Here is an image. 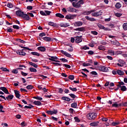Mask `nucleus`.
<instances>
[{
	"label": "nucleus",
	"instance_id": "obj_57",
	"mask_svg": "<svg viewBox=\"0 0 127 127\" xmlns=\"http://www.w3.org/2000/svg\"><path fill=\"white\" fill-rule=\"evenodd\" d=\"M27 124L26 123H25V121L22 122L21 123V126H22V127H25V126H27Z\"/></svg>",
	"mask_w": 127,
	"mask_h": 127
},
{
	"label": "nucleus",
	"instance_id": "obj_25",
	"mask_svg": "<svg viewBox=\"0 0 127 127\" xmlns=\"http://www.w3.org/2000/svg\"><path fill=\"white\" fill-rule=\"evenodd\" d=\"M57 17H60V18H64V15L60 13H57L56 14Z\"/></svg>",
	"mask_w": 127,
	"mask_h": 127
},
{
	"label": "nucleus",
	"instance_id": "obj_24",
	"mask_svg": "<svg viewBox=\"0 0 127 127\" xmlns=\"http://www.w3.org/2000/svg\"><path fill=\"white\" fill-rule=\"evenodd\" d=\"M74 25H76L77 26H82L83 25V22L81 21H77L74 23Z\"/></svg>",
	"mask_w": 127,
	"mask_h": 127
},
{
	"label": "nucleus",
	"instance_id": "obj_34",
	"mask_svg": "<svg viewBox=\"0 0 127 127\" xmlns=\"http://www.w3.org/2000/svg\"><path fill=\"white\" fill-rule=\"evenodd\" d=\"M31 54H32V55H34L35 56H40V54L36 52H32L31 53Z\"/></svg>",
	"mask_w": 127,
	"mask_h": 127
},
{
	"label": "nucleus",
	"instance_id": "obj_9",
	"mask_svg": "<svg viewBox=\"0 0 127 127\" xmlns=\"http://www.w3.org/2000/svg\"><path fill=\"white\" fill-rule=\"evenodd\" d=\"M22 18H23L25 20H29V19H30V17L28 15V14L25 13H24V14L22 16Z\"/></svg>",
	"mask_w": 127,
	"mask_h": 127
},
{
	"label": "nucleus",
	"instance_id": "obj_4",
	"mask_svg": "<svg viewBox=\"0 0 127 127\" xmlns=\"http://www.w3.org/2000/svg\"><path fill=\"white\" fill-rule=\"evenodd\" d=\"M48 57H50V58H49V60L50 61H53L54 62H58V63H60V61H58V57L50 56H48Z\"/></svg>",
	"mask_w": 127,
	"mask_h": 127
},
{
	"label": "nucleus",
	"instance_id": "obj_41",
	"mask_svg": "<svg viewBox=\"0 0 127 127\" xmlns=\"http://www.w3.org/2000/svg\"><path fill=\"white\" fill-rule=\"evenodd\" d=\"M0 69H1V70L4 72H9V70L7 69V68L5 67H1Z\"/></svg>",
	"mask_w": 127,
	"mask_h": 127
},
{
	"label": "nucleus",
	"instance_id": "obj_28",
	"mask_svg": "<svg viewBox=\"0 0 127 127\" xmlns=\"http://www.w3.org/2000/svg\"><path fill=\"white\" fill-rule=\"evenodd\" d=\"M16 41H17V42H20V43H23V44H25V43H26V42L21 40V39H17L16 40Z\"/></svg>",
	"mask_w": 127,
	"mask_h": 127
},
{
	"label": "nucleus",
	"instance_id": "obj_7",
	"mask_svg": "<svg viewBox=\"0 0 127 127\" xmlns=\"http://www.w3.org/2000/svg\"><path fill=\"white\" fill-rule=\"evenodd\" d=\"M0 90L1 91H2L5 94H9V92H8V90L7 88H6L5 87H0Z\"/></svg>",
	"mask_w": 127,
	"mask_h": 127
},
{
	"label": "nucleus",
	"instance_id": "obj_33",
	"mask_svg": "<svg viewBox=\"0 0 127 127\" xmlns=\"http://www.w3.org/2000/svg\"><path fill=\"white\" fill-rule=\"evenodd\" d=\"M115 7L118 9L121 8L122 7V4L120 2H117L115 5Z\"/></svg>",
	"mask_w": 127,
	"mask_h": 127
},
{
	"label": "nucleus",
	"instance_id": "obj_47",
	"mask_svg": "<svg viewBox=\"0 0 127 127\" xmlns=\"http://www.w3.org/2000/svg\"><path fill=\"white\" fill-rule=\"evenodd\" d=\"M21 74L22 76H23V77H26V76H27V75H28V73L24 72L23 71H21Z\"/></svg>",
	"mask_w": 127,
	"mask_h": 127
},
{
	"label": "nucleus",
	"instance_id": "obj_62",
	"mask_svg": "<svg viewBox=\"0 0 127 127\" xmlns=\"http://www.w3.org/2000/svg\"><path fill=\"white\" fill-rule=\"evenodd\" d=\"M99 50H105V48L103 46H100L98 47Z\"/></svg>",
	"mask_w": 127,
	"mask_h": 127
},
{
	"label": "nucleus",
	"instance_id": "obj_23",
	"mask_svg": "<svg viewBox=\"0 0 127 127\" xmlns=\"http://www.w3.org/2000/svg\"><path fill=\"white\" fill-rule=\"evenodd\" d=\"M13 95H8L7 97H6V100H7V101H11L13 99Z\"/></svg>",
	"mask_w": 127,
	"mask_h": 127
},
{
	"label": "nucleus",
	"instance_id": "obj_53",
	"mask_svg": "<svg viewBox=\"0 0 127 127\" xmlns=\"http://www.w3.org/2000/svg\"><path fill=\"white\" fill-rule=\"evenodd\" d=\"M12 27H13V28H14V29H17V30L19 29V26H18L16 25H13L12 26Z\"/></svg>",
	"mask_w": 127,
	"mask_h": 127
},
{
	"label": "nucleus",
	"instance_id": "obj_35",
	"mask_svg": "<svg viewBox=\"0 0 127 127\" xmlns=\"http://www.w3.org/2000/svg\"><path fill=\"white\" fill-rule=\"evenodd\" d=\"M48 24L50 26H53V27H56V23H54L53 22H49Z\"/></svg>",
	"mask_w": 127,
	"mask_h": 127
},
{
	"label": "nucleus",
	"instance_id": "obj_30",
	"mask_svg": "<svg viewBox=\"0 0 127 127\" xmlns=\"http://www.w3.org/2000/svg\"><path fill=\"white\" fill-rule=\"evenodd\" d=\"M73 15H66V16L65 17V18H66V19H73Z\"/></svg>",
	"mask_w": 127,
	"mask_h": 127
},
{
	"label": "nucleus",
	"instance_id": "obj_8",
	"mask_svg": "<svg viewBox=\"0 0 127 127\" xmlns=\"http://www.w3.org/2000/svg\"><path fill=\"white\" fill-rule=\"evenodd\" d=\"M61 53H62V54H64V55L66 56V57H68V58H71V55H70V54L67 53V52H65L64 50H61Z\"/></svg>",
	"mask_w": 127,
	"mask_h": 127
},
{
	"label": "nucleus",
	"instance_id": "obj_10",
	"mask_svg": "<svg viewBox=\"0 0 127 127\" xmlns=\"http://www.w3.org/2000/svg\"><path fill=\"white\" fill-rule=\"evenodd\" d=\"M98 26L99 28H100V29H103L104 30H105L106 31H107L108 30H110V29H109V28H106L103 25H102V24H98Z\"/></svg>",
	"mask_w": 127,
	"mask_h": 127
},
{
	"label": "nucleus",
	"instance_id": "obj_60",
	"mask_svg": "<svg viewBox=\"0 0 127 127\" xmlns=\"http://www.w3.org/2000/svg\"><path fill=\"white\" fill-rule=\"evenodd\" d=\"M91 34H93V35H98V32L96 31H91Z\"/></svg>",
	"mask_w": 127,
	"mask_h": 127
},
{
	"label": "nucleus",
	"instance_id": "obj_43",
	"mask_svg": "<svg viewBox=\"0 0 127 127\" xmlns=\"http://www.w3.org/2000/svg\"><path fill=\"white\" fill-rule=\"evenodd\" d=\"M69 89L71 91H72V92H77V88H76V87H74L73 88L71 87H69Z\"/></svg>",
	"mask_w": 127,
	"mask_h": 127
},
{
	"label": "nucleus",
	"instance_id": "obj_55",
	"mask_svg": "<svg viewBox=\"0 0 127 127\" xmlns=\"http://www.w3.org/2000/svg\"><path fill=\"white\" fill-rule=\"evenodd\" d=\"M52 64L56 66H61V65H62V64H59L58 63H52Z\"/></svg>",
	"mask_w": 127,
	"mask_h": 127
},
{
	"label": "nucleus",
	"instance_id": "obj_40",
	"mask_svg": "<svg viewBox=\"0 0 127 127\" xmlns=\"http://www.w3.org/2000/svg\"><path fill=\"white\" fill-rule=\"evenodd\" d=\"M68 95H69L70 97H71V98H72V99H76V98H77V96L73 93L69 94Z\"/></svg>",
	"mask_w": 127,
	"mask_h": 127
},
{
	"label": "nucleus",
	"instance_id": "obj_61",
	"mask_svg": "<svg viewBox=\"0 0 127 127\" xmlns=\"http://www.w3.org/2000/svg\"><path fill=\"white\" fill-rule=\"evenodd\" d=\"M61 61H62L63 62H67L68 60H66L65 58L60 59V60Z\"/></svg>",
	"mask_w": 127,
	"mask_h": 127
},
{
	"label": "nucleus",
	"instance_id": "obj_56",
	"mask_svg": "<svg viewBox=\"0 0 127 127\" xmlns=\"http://www.w3.org/2000/svg\"><path fill=\"white\" fill-rule=\"evenodd\" d=\"M46 113L49 114V115H54L53 111H51V110L46 111Z\"/></svg>",
	"mask_w": 127,
	"mask_h": 127
},
{
	"label": "nucleus",
	"instance_id": "obj_3",
	"mask_svg": "<svg viewBox=\"0 0 127 127\" xmlns=\"http://www.w3.org/2000/svg\"><path fill=\"white\" fill-rule=\"evenodd\" d=\"M98 69L101 72H109V68L105 65H100L98 66Z\"/></svg>",
	"mask_w": 127,
	"mask_h": 127
},
{
	"label": "nucleus",
	"instance_id": "obj_6",
	"mask_svg": "<svg viewBox=\"0 0 127 127\" xmlns=\"http://www.w3.org/2000/svg\"><path fill=\"white\" fill-rule=\"evenodd\" d=\"M16 14L18 16H20V17H22L23 14H24V12H23V11H21L18 10L16 11Z\"/></svg>",
	"mask_w": 127,
	"mask_h": 127
},
{
	"label": "nucleus",
	"instance_id": "obj_58",
	"mask_svg": "<svg viewBox=\"0 0 127 127\" xmlns=\"http://www.w3.org/2000/svg\"><path fill=\"white\" fill-rule=\"evenodd\" d=\"M40 13L41 14V15H44L45 16H46L47 15L46 13H45V12L43 11H40Z\"/></svg>",
	"mask_w": 127,
	"mask_h": 127
},
{
	"label": "nucleus",
	"instance_id": "obj_20",
	"mask_svg": "<svg viewBox=\"0 0 127 127\" xmlns=\"http://www.w3.org/2000/svg\"><path fill=\"white\" fill-rule=\"evenodd\" d=\"M43 40L49 42H51V41H52V38L51 37H45L43 38Z\"/></svg>",
	"mask_w": 127,
	"mask_h": 127
},
{
	"label": "nucleus",
	"instance_id": "obj_51",
	"mask_svg": "<svg viewBox=\"0 0 127 127\" xmlns=\"http://www.w3.org/2000/svg\"><path fill=\"white\" fill-rule=\"evenodd\" d=\"M82 66H83V67H87V66H91V64H90V63H83Z\"/></svg>",
	"mask_w": 127,
	"mask_h": 127
},
{
	"label": "nucleus",
	"instance_id": "obj_45",
	"mask_svg": "<svg viewBox=\"0 0 127 127\" xmlns=\"http://www.w3.org/2000/svg\"><path fill=\"white\" fill-rule=\"evenodd\" d=\"M7 7H9V8H12L13 7V4H12L11 3H8L7 4Z\"/></svg>",
	"mask_w": 127,
	"mask_h": 127
},
{
	"label": "nucleus",
	"instance_id": "obj_36",
	"mask_svg": "<svg viewBox=\"0 0 127 127\" xmlns=\"http://www.w3.org/2000/svg\"><path fill=\"white\" fill-rule=\"evenodd\" d=\"M112 107L113 108H119V105L118 104V102H114V103L112 104Z\"/></svg>",
	"mask_w": 127,
	"mask_h": 127
},
{
	"label": "nucleus",
	"instance_id": "obj_17",
	"mask_svg": "<svg viewBox=\"0 0 127 127\" xmlns=\"http://www.w3.org/2000/svg\"><path fill=\"white\" fill-rule=\"evenodd\" d=\"M61 99L63 101H66V102H70L71 101V98L67 97L66 96H63L62 97Z\"/></svg>",
	"mask_w": 127,
	"mask_h": 127
},
{
	"label": "nucleus",
	"instance_id": "obj_39",
	"mask_svg": "<svg viewBox=\"0 0 127 127\" xmlns=\"http://www.w3.org/2000/svg\"><path fill=\"white\" fill-rule=\"evenodd\" d=\"M18 69H14L11 71V73H12V74H17L18 73Z\"/></svg>",
	"mask_w": 127,
	"mask_h": 127
},
{
	"label": "nucleus",
	"instance_id": "obj_29",
	"mask_svg": "<svg viewBox=\"0 0 127 127\" xmlns=\"http://www.w3.org/2000/svg\"><path fill=\"white\" fill-rule=\"evenodd\" d=\"M77 102H74L71 104V108H73V109H77Z\"/></svg>",
	"mask_w": 127,
	"mask_h": 127
},
{
	"label": "nucleus",
	"instance_id": "obj_11",
	"mask_svg": "<svg viewBox=\"0 0 127 127\" xmlns=\"http://www.w3.org/2000/svg\"><path fill=\"white\" fill-rule=\"evenodd\" d=\"M99 124H100V122L96 121L95 122H92L89 124L90 127H97V126H99Z\"/></svg>",
	"mask_w": 127,
	"mask_h": 127
},
{
	"label": "nucleus",
	"instance_id": "obj_63",
	"mask_svg": "<svg viewBox=\"0 0 127 127\" xmlns=\"http://www.w3.org/2000/svg\"><path fill=\"white\" fill-rule=\"evenodd\" d=\"M45 12L46 13L47 15H50V13H51V11L48 10H45Z\"/></svg>",
	"mask_w": 127,
	"mask_h": 127
},
{
	"label": "nucleus",
	"instance_id": "obj_44",
	"mask_svg": "<svg viewBox=\"0 0 127 127\" xmlns=\"http://www.w3.org/2000/svg\"><path fill=\"white\" fill-rule=\"evenodd\" d=\"M82 13L84 15H89V14H91V12H90V11H85L83 12Z\"/></svg>",
	"mask_w": 127,
	"mask_h": 127
},
{
	"label": "nucleus",
	"instance_id": "obj_21",
	"mask_svg": "<svg viewBox=\"0 0 127 127\" xmlns=\"http://www.w3.org/2000/svg\"><path fill=\"white\" fill-rule=\"evenodd\" d=\"M33 104L35 106H42V103L39 101H35L33 102Z\"/></svg>",
	"mask_w": 127,
	"mask_h": 127
},
{
	"label": "nucleus",
	"instance_id": "obj_5",
	"mask_svg": "<svg viewBox=\"0 0 127 127\" xmlns=\"http://www.w3.org/2000/svg\"><path fill=\"white\" fill-rule=\"evenodd\" d=\"M24 49L19 50L16 51V53L18 55H20L21 56H25V55H26V53H25V52H24Z\"/></svg>",
	"mask_w": 127,
	"mask_h": 127
},
{
	"label": "nucleus",
	"instance_id": "obj_18",
	"mask_svg": "<svg viewBox=\"0 0 127 127\" xmlns=\"http://www.w3.org/2000/svg\"><path fill=\"white\" fill-rule=\"evenodd\" d=\"M85 18H86V19H87V20L88 21H96V19L94 18H91L88 16H86Z\"/></svg>",
	"mask_w": 127,
	"mask_h": 127
},
{
	"label": "nucleus",
	"instance_id": "obj_52",
	"mask_svg": "<svg viewBox=\"0 0 127 127\" xmlns=\"http://www.w3.org/2000/svg\"><path fill=\"white\" fill-rule=\"evenodd\" d=\"M115 15L117 17H121V16H122V15H123V14L121 13H115Z\"/></svg>",
	"mask_w": 127,
	"mask_h": 127
},
{
	"label": "nucleus",
	"instance_id": "obj_48",
	"mask_svg": "<svg viewBox=\"0 0 127 127\" xmlns=\"http://www.w3.org/2000/svg\"><path fill=\"white\" fill-rule=\"evenodd\" d=\"M74 119L76 123H80V122H81L80 119H79V118L77 117H74Z\"/></svg>",
	"mask_w": 127,
	"mask_h": 127
},
{
	"label": "nucleus",
	"instance_id": "obj_26",
	"mask_svg": "<svg viewBox=\"0 0 127 127\" xmlns=\"http://www.w3.org/2000/svg\"><path fill=\"white\" fill-rule=\"evenodd\" d=\"M29 65H31V66H33L34 67V68H37L38 67V65L36 64H34L31 62H29Z\"/></svg>",
	"mask_w": 127,
	"mask_h": 127
},
{
	"label": "nucleus",
	"instance_id": "obj_15",
	"mask_svg": "<svg viewBox=\"0 0 127 127\" xmlns=\"http://www.w3.org/2000/svg\"><path fill=\"white\" fill-rule=\"evenodd\" d=\"M74 30H75V31H85V30H86V29L85 28V27H79V28H77L76 29H74Z\"/></svg>",
	"mask_w": 127,
	"mask_h": 127
},
{
	"label": "nucleus",
	"instance_id": "obj_38",
	"mask_svg": "<svg viewBox=\"0 0 127 127\" xmlns=\"http://www.w3.org/2000/svg\"><path fill=\"white\" fill-rule=\"evenodd\" d=\"M29 70L30 72H34V73H36V72H37V70L33 67H30Z\"/></svg>",
	"mask_w": 127,
	"mask_h": 127
},
{
	"label": "nucleus",
	"instance_id": "obj_49",
	"mask_svg": "<svg viewBox=\"0 0 127 127\" xmlns=\"http://www.w3.org/2000/svg\"><path fill=\"white\" fill-rule=\"evenodd\" d=\"M123 29L125 30H127V23L123 24Z\"/></svg>",
	"mask_w": 127,
	"mask_h": 127
},
{
	"label": "nucleus",
	"instance_id": "obj_2",
	"mask_svg": "<svg viewBox=\"0 0 127 127\" xmlns=\"http://www.w3.org/2000/svg\"><path fill=\"white\" fill-rule=\"evenodd\" d=\"M87 118L88 120L91 121L94 120L97 118V113H88L87 115Z\"/></svg>",
	"mask_w": 127,
	"mask_h": 127
},
{
	"label": "nucleus",
	"instance_id": "obj_16",
	"mask_svg": "<svg viewBox=\"0 0 127 127\" xmlns=\"http://www.w3.org/2000/svg\"><path fill=\"white\" fill-rule=\"evenodd\" d=\"M67 11H70V12H76L77 11V9H75L74 8H72L71 7H69L67 8Z\"/></svg>",
	"mask_w": 127,
	"mask_h": 127
},
{
	"label": "nucleus",
	"instance_id": "obj_27",
	"mask_svg": "<svg viewBox=\"0 0 127 127\" xmlns=\"http://www.w3.org/2000/svg\"><path fill=\"white\" fill-rule=\"evenodd\" d=\"M118 62L122 64V65H127V63L123 60L119 59Z\"/></svg>",
	"mask_w": 127,
	"mask_h": 127
},
{
	"label": "nucleus",
	"instance_id": "obj_42",
	"mask_svg": "<svg viewBox=\"0 0 127 127\" xmlns=\"http://www.w3.org/2000/svg\"><path fill=\"white\" fill-rule=\"evenodd\" d=\"M121 90L123 92H125V91H127V87H126L125 85H123L122 87H121Z\"/></svg>",
	"mask_w": 127,
	"mask_h": 127
},
{
	"label": "nucleus",
	"instance_id": "obj_46",
	"mask_svg": "<svg viewBox=\"0 0 127 127\" xmlns=\"http://www.w3.org/2000/svg\"><path fill=\"white\" fill-rule=\"evenodd\" d=\"M91 15L92 16H95L96 17H98V16H99V14H98V13L97 12L91 13Z\"/></svg>",
	"mask_w": 127,
	"mask_h": 127
},
{
	"label": "nucleus",
	"instance_id": "obj_22",
	"mask_svg": "<svg viewBox=\"0 0 127 127\" xmlns=\"http://www.w3.org/2000/svg\"><path fill=\"white\" fill-rule=\"evenodd\" d=\"M117 73L120 76H124V75H125V72H124L123 71L120 69L117 70Z\"/></svg>",
	"mask_w": 127,
	"mask_h": 127
},
{
	"label": "nucleus",
	"instance_id": "obj_31",
	"mask_svg": "<svg viewBox=\"0 0 127 127\" xmlns=\"http://www.w3.org/2000/svg\"><path fill=\"white\" fill-rule=\"evenodd\" d=\"M108 53L111 55V56H114L115 55V51L112 50H109L108 51Z\"/></svg>",
	"mask_w": 127,
	"mask_h": 127
},
{
	"label": "nucleus",
	"instance_id": "obj_1",
	"mask_svg": "<svg viewBox=\"0 0 127 127\" xmlns=\"http://www.w3.org/2000/svg\"><path fill=\"white\" fill-rule=\"evenodd\" d=\"M81 4H84V0H80L77 2H73L72 6L75 8H79L81 7Z\"/></svg>",
	"mask_w": 127,
	"mask_h": 127
},
{
	"label": "nucleus",
	"instance_id": "obj_19",
	"mask_svg": "<svg viewBox=\"0 0 127 127\" xmlns=\"http://www.w3.org/2000/svg\"><path fill=\"white\" fill-rule=\"evenodd\" d=\"M14 94H15V96L16 97V98H17V99H19L20 97V94H19V91H17V90H14Z\"/></svg>",
	"mask_w": 127,
	"mask_h": 127
},
{
	"label": "nucleus",
	"instance_id": "obj_14",
	"mask_svg": "<svg viewBox=\"0 0 127 127\" xmlns=\"http://www.w3.org/2000/svg\"><path fill=\"white\" fill-rule=\"evenodd\" d=\"M60 26H61V27H68V26H70V24L68 23H61Z\"/></svg>",
	"mask_w": 127,
	"mask_h": 127
},
{
	"label": "nucleus",
	"instance_id": "obj_50",
	"mask_svg": "<svg viewBox=\"0 0 127 127\" xmlns=\"http://www.w3.org/2000/svg\"><path fill=\"white\" fill-rule=\"evenodd\" d=\"M74 76L73 75H70L68 76V79H69V80H71V81H73V80H74Z\"/></svg>",
	"mask_w": 127,
	"mask_h": 127
},
{
	"label": "nucleus",
	"instance_id": "obj_54",
	"mask_svg": "<svg viewBox=\"0 0 127 127\" xmlns=\"http://www.w3.org/2000/svg\"><path fill=\"white\" fill-rule=\"evenodd\" d=\"M39 36H40V37H43V36H46V34L45 33L43 32L40 33Z\"/></svg>",
	"mask_w": 127,
	"mask_h": 127
},
{
	"label": "nucleus",
	"instance_id": "obj_12",
	"mask_svg": "<svg viewBox=\"0 0 127 127\" xmlns=\"http://www.w3.org/2000/svg\"><path fill=\"white\" fill-rule=\"evenodd\" d=\"M75 42L76 43H80V42H82V36H76Z\"/></svg>",
	"mask_w": 127,
	"mask_h": 127
},
{
	"label": "nucleus",
	"instance_id": "obj_59",
	"mask_svg": "<svg viewBox=\"0 0 127 127\" xmlns=\"http://www.w3.org/2000/svg\"><path fill=\"white\" fill-rule=\"evenodd\" d=\"M63 66H64V67H66V68H68V69L71 68V66L69 64H64Z\"/></svg>",
	"mask_w": 127,
	"mask_h": 127
},
{
	"label": "nucleus",
	"instance_id": "obj_13",
	"mask_svg": "<svg viewBox=\"0 0 127 127\" xmlns=\"http://www.w3.org/2000/svg\"><path fill=\"white\" fill-rule=\"evenodd\" d=\"M37 49L41 52H45L46 51V48L43 46L39 47L37 48Z\"/></svg>",
	"mask_w": 127,
	"mask_h": 127
},
{
	"label": "nucleus",
	"instance_id": "obj_37",
	"mask_svg": "<svg viewBox=\"0 0 127 127\" xmlns=\"http://www.w3.org/2000/svg\"><path fill=\"white\" fill-rule=\"evenodd\" d=\"M33 88H34V86L32 85H29L26 86V89H27V90H32Z\"/></svg>",
	"mask_w": 127,
	"mask_h": 127
},
{
	"label": "nucleus",
	"instance_id": "obj_32",
	"mask_svg": "<svg viewBox=\"0 0 127 127\" xmlns=\"http://www.w3.org/2000/svg\"><path fill=\"white\" fill-rule=\"evenodd\" d=\"M33 99H36V100H38L39 101H41L42 100H43V99L41 97L38 96L33 97Z\"/></svg>",
	"mask_w": 127,
	"mask_h": 127
},
{
	"label": "nucleus",
	"instance_id": "obj_64",
	"mask_svg": "<svg viewBox=\"0 0 127 127\" xmlns=\"http://www.w3.org/2000/svg\"><path fill=\"white\" fill-rule=\"evenodd\" d=\"M7 32H12V29H11V28L8 27V28H7L6 29Z\"/></svg>",
	"mask_w": 127,
	"mask_h": 127
}]
</instances>
